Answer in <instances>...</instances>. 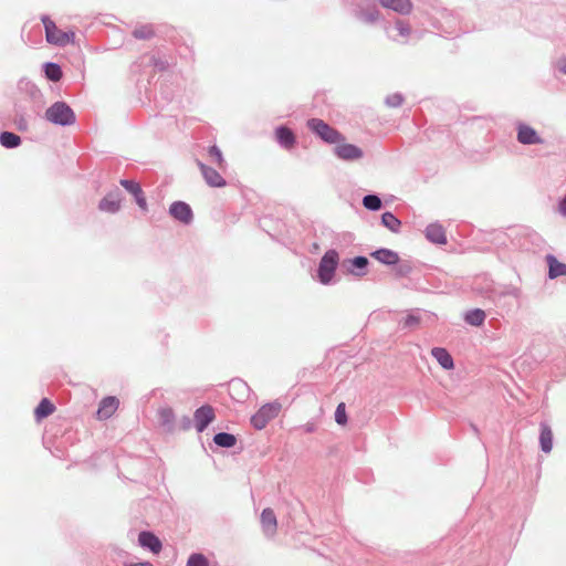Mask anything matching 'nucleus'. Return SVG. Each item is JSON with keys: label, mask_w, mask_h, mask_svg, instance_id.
<instances>
[{"label": "nucleus", "mask_w": 566, "mask_h": 566, "mask_svg": "<svg viewBox=\"0 0 566 566\" xmlns=\"http://www.w3.org/2000/svg\"><path fill=\"white\" fill-rule=\"evenodd\" d=\"M335 421L338 424H345L347 422V416L345 410V403L340 402L335 410Z\"/></svg>", "instance_id": "41"}, {"label": "nucleus", "mask_w": 566, "mask_h": 566, "mask_svg": "<svg viewBox=\"0 0 566 566\" xmlns=\"http://www.w3.org/2000/svg\"><path fill=\"white\" fill-rule=\"evenodd\" d=\"M420 323V315L417 312L409 313L403 319L399 322L401 328L412 329Z\"/></svg>", "instance_id": "35"}, {"label": "nucleus", "mask_w": 566, "mask_h": 566, "mask_svg": "<svg viewBox=\"0 0 566 566\" xmlns=\"http://www.w3.org/2000/svg\"><path fill=\"white\" fill-rule=\"evenodd\" d=\"M127 566H154L150 562L130 563Z\"/></svg>", "instance_id": "50"}, {"label": "nucleus", "mask_w": 566, "mask_h": 566, "mask_svg": "<svg viewBox=\"0 0 566 566\" xmlns=\"http://www.w3.org/2000/svg\"><path fill=\"white\" fill-rule=\"evenodd\" d=\"M354 17L366 24H373L379 19V11L375 3L366 0L354 10Z\"/></svg>", "instance_id": "9"}, {"label": "nucleus", "mask_w": 566, "mask_h": 566, "mask_svg": "<svg viewBox=\"0 0 566 566\" xmlns=\"http://www.w3.org/2000/svg\"><path fill=\"white\" fill-rule=\"evenodd\" d=\"M158 420L166 432H174L176 428V416L171 408L164 407L158 410Z\"/></svg>", "instance_id": "21"}, {"label": "nucleus", "mask_w": 566, "mask_h": 566, "mask_svg": "<svg viewBox=\"0 0 566 566\" xmlns=\"http://www.w3.org/2000/svg\"><path fill=\"white\" fill-rule=\"evenodd\" d=\"M133 196L135 198V201H137V198H144L145 196H144L142 187L139 188L138 192H135Z\"/></svg>", "instance_id": "51"}, {"label": "nucleus", "mask_w": 566, "mask_h": 566, "mask_svg": "<svg viewBox=\"0 0 566 566\" xmlns=\"http://www.w3.org/2000/svg\"><path fill=\"white\" fill-rule=\"evenodd\" d=\"M424 234L428 241L434 244H446L447 243V235L444 228L438 223L433 222L427 226L424 230Z\"/></svg>", "instance_id": "17"}, {"label": "nucleus", "mask_w": 566, "mask_h": 566, "mask_svg": "<svg viewBox=\"0 0 566 566\" xmlns=\"http://www.w3.org/2000/svg\"><path fill=\"white\" fill-rule=\"evenodd\" d=\"M403 96L400 93H394L386 97L385 103L388 107H399L403 103Z\"/></svg>", "instance_id": "40"}, {"label": "nucleus", "mask_w": 566, "mask_h": 566, "mask_svg": "<svg viewBox=\"0 0 566 566\" xmlns=\"http://www.w3.org/2000/svg\"><path fill=\"white\" fill-rule=\"evenodd\" d=\"M186 566H208V559L200 553H193L189 556Z\"/></svg>", "instance_id": "38"}, {"label": "nucleus", "mask_w": 566, "mask_h": 566, "mask_svg": "<svg viewBox=\"0 0 566 566\" xmlns=\"http://www.w3.org/2000/svg\"><path fill=\"white\" fill-rule=\"evenodd\" d=\"M369 261L364 255H357L352 259H346L342 263L343 270L350 275L361 277L367 274Z\"/></svg>", "instance_id": "10"}, {"label": "nucleus", "mask_w": 566, "mask_h": 566, "mask_svg": "<svg viewBox=\"0 0 566 566\" xmlns=\"http://www.w3.org/2000/svg\"><path fill=\"white\" fill-rule=\"evenodd\" d=\"M209 157L220 167L222 168L224 165V159L220 148L216 145L210 146L208 149Z\"/></svg>", "instance_id": "37"}, {"label": "nucleus", "mask_w": 566, "mask_h": 566, "mask_svg": "<svg viewBox=\"0 0 566 566\" xmlns=\"http://www.w3.org/2000/svg\"><path fill=\"white\" fill-rule=\"evenodd\" d=\"M169 214L184 224H190L193 220L192 209L185 201H174L169 207Z\"/></svg>", "instance_id": "11"}, {"label": "nucleus", "mask_w": 566, "mask_h": 566, "mask_svg": "<svg viewBox=\"0 0 566 566\" xmlns=\"http://www.w3.org/2000/svg\"><path fill=\"white\" fill-rule=\"evenodd\" d=\"M417 262L413 260H400L395 264V274L398 277H407L417 270Z\"/></svg>", "instance_id": "26"}, {"label": "nucleus", "mask_w": 566, "mask_h": 566, "mask_svg": "<svg viewBox=\"0 0 566 566\" xmlns=\"http://www.w3.org/2000/svg\"><path fill=\"white\" fill-rule=\"evenodd\" d=\"M281 405L279 402H270L263 405L252 417L251 424L256 429L261 430L274 419L280 412Z\"/></svg>", "instance_id": "6"}, {"label": "nucleus", "mask_w": 566, "mask_h": 566, "mask_svg": "<svg viewBox=\"0 0 566 566\" xmlns=\"http://www.w3.org/2000/svg\"><path fill=\"white\" fill-rule=\"evenodd\" d=\"M557 69L560 73L566 75V59H562L558 61Z\"/></svg>", "instance_id": "46"}, {"label": "nucleus", "mask_w": 566, "mask_h": 566, "mask_svg": "<svg viewBox=\"0 0 566 566\" xmlns=\"http://www.w3.org/2000/svg\"><path fill=\"white\" fill-rule=\"evenodd\" d=\"M497 296H512L514 298H520L522 295V291L520 287L514 285H505L501 291L496 292Z\"/></svg>", "instance_id": "36"}, {"label": "nucleus", "mask_w": 566, "mask_h": 566, "mask_svg": "<svg viewBox=\"0 0 566 566\" xmlns=\"http://www.w3.org/2000/svg\"><path fill=\"white\" fill-rule=\"evenodd\" d=\"M136 203L138 205V207L143 210V211H147V201H146V198H137V201Z\"/></svg>", "instance_id": "47"}, {"label": "nucleus", "mask_w": 566, "mask_h": 566, "mask_svg": "<svg viewBox=\"0 0 566 566\" xmlns=\"http://www.w3.org/2000/svg\"><path fill=\"white\" fill-rule=\"evenodd\" d=\"M275 139L277 144L284 149H291L296 143L294 132L286 126H279L275 128Z\"/></svg>", "instance_id": "16"}, {"label": "nucleus", "mask_w": 566, "mask_h": 566, "mask_svg": "<svg viewBox=\"0 0 566 566\" xmlns=\"http://www.w3.org/2000/svg\"><path fill=\"white\" fill-rule=\"evenodd\" d=\"M515 128H516V139L520 144L531 146V145H542L544 143V139L528 124L523 123V122H517L515 125Z\"/></svg>", "instance_id": "8"}, {"label": "nucleus", "mask_w": 566, "mask_h": 566, "mask_svg": "<svg viewBox=\"0 0 566 566\" xmlns=\"http://www.w3.org/2000/svg\"><path fill=\"white\" fill-rule=\"evenodd\" d=\"M379 3L399 14H409L412 10V2L410 0H378Z\"/></svg>", "instance_id": "23"}, {"label": "nucleus", "mask_w": 566, "mask_h": 566, "mask_svg": "<svg viewBox=\"0 0 566 566\" xmlns=\"http://www.w3.org/2000/svg\"><path fill=\"white\" fill-rule=\"evenodd\" d=\"M432 357L436 358V360L439 363V365L446 369L450 370L454 367V361L450 353L442 347H433L431 349Z\"/></svg>", "instance_id": "24"}, {"label": "nucleus", "mask_w": 566, "mask_h": 566, "mask_svg": "<svg viewBox=\"0 0 566 566\" xmlns=\"http://www.w3.org/2000/svg\"><path fill=\"white\" fill-rule=\"evenodd\" d=\"M154 28L151 24H143L134 29L133 36L138 40H148L154 36Z\"/></svg>", "instance_id": "34"}, {"label": "nucleus", "mask_w": 566, "mask_h": 566, "mask_svg": "<svg viewBox=\"0 0 566 566\" xmlns=\"http://www.w3.org/2000/svg\"><path fill=\"white\" fill-rule=\"evenodd\" d=\"M396 29H397L399 35L402 38H407L411 31L409 24L402 20L396 21Z\"/></svg>", "instance_id": "43"}, {"label": "nucleus", "mask_w": 566, "mask_h": 566, "mask_svg": "<svg viewBox=\"0 0 566 566\" xmlns=\"http://www.w3.org/2000/svg\"><path fill=\"white\" fill-rule=\"evenodd\" d=\"M485 312L481 308H474L470 310L464 315V321L467 324L471 326L479 327L481 326L485 321Z\"/></svg>", "instance_id": "27"}, {"label": "nucleus", "mask_w": 566, "mask_h": 566, "mask_svg": "<svg viewBox=\"0 0 566 566\" xmlns=\"http://www.w3.org/2000/svg\"><path fill=\"white\" fill-rule=\"evenodd\" d=\"M44 118L59 126H71L75 123L74 111L63 101L53 103L44 113Z\"/></svg>", "instance_id": "1"}, {"label": "nucleus", "mask_w": 566, "mask_h": 566, "mask_svg": "<svg viewBox=\"0 0 566 566\" xmlns=\"http://www.w3.org/2000/svg\"><path fill=\"white\" fill-rule=\"evenodd\" d=\"M41 20L44 25L46 41L50 44L65 46L74 43L75 33L73 31L60 30L54 21H52L48 15H43Z\"/></svg>", "instance_id": "3"}, {"label": "nucleus", "mask_w": 566, "mask_h": 566, "mask_svg": "<svg viewBox=\"0 0 566 566\" xmlns=\"http://www.w3.org/2000/svg\"><path fill=\"white\" fill-rule=\"evenodd\" d=\"M306 126L315 136L319 137L326 144L333 145L346 139L342 133L321 118H310Z\"/></svg>", "instance_id": "2"}, {"label": "nucleus", "mask_w": 566, "mask_h": 566, "mask_svg": "<svg viewBox=\"0 0 566 566\" xmlns=\"http://www.w3.org/2000/svg\"><path fill=\"white\" fill-rule=\"evenodd\" d=\"M119 184L132 195L138 192L140 188V185L134 180L122 179Z\"/></svg>", "instance_id": "42"}, {"label": "nucleus", "mask_w": 566, "mask_h": 566, "mask_svg": "<svg viewBox=\"0 0 566 566\" xmlns=\"http://www.w3.org/2000/svg\"><path fill=\"white\" fill-rule=\"evenodd\" d=\"M233 388L240 387V388H247V385L242 381H233L231 385Z\"/></svg>", "instance_id": "52"}, {"label": "nucleus", "mask_w": 566, "mask_h": 566, "mask_svg": "<svg viewBox=\"0 0 566 566\" xmlns=\"http://www.w3.org/2000/svg\"><path fill=\"white\" fill-rule=\"evenodd\" d=\"M0 144L8 149L17 148L21 144L19 135L11 132H2L0 134Z\"/></svg>", "instance_id": "31"}, {"label": "nucleus", "mask_w": 566, "mask_h": 566, "mask_svg": "<svg viewBox=\"0 0 566 566\" xmlns=\"http://www.w3.org/2000/svg\"><path fill=\"white\" fill-rule=\"evenodd\" d=\"M55 410V406L48 398H43L34 410L35 418L41 420L49 417Z\"/></svg>", "instance_id": "30"}, {"label": "nucleus", "mask_w": 566, "mask_h": 566, "mask_svg": "<svg viewBox=\"0 0 566 566\" xmlns=\"http://www.w3.org/2000/svg\"><path fill=\"white\" fill-rule=\"evenodd\" d=\"M213 442L218 446V447H222V448H232L235 446L237 443V438L235 436H233L232 433H228V432H219V433H216L214 437H213Z\"/></svg>", "instance_id": "32"}, {"label": "nucleus", "mask_w": 566, "mask_h": 566, "mask_svg": "<svg viewBox=\"0 0 566 566\" xmlns=\"http://www.w3.org/2000/svg\"><path fill=\"white\" fill-rule=\"evenodd\" d=\"M539 447L544 453H549L553 449V431L546 422L539 423Z\"/></svg>", "instance_id": "22"}, {"label": "nucleus", "mask_w": 566, "mask_h": 566, "mask_svg": "<svg viewBox=\"0 0 566 566\" xmlns=\"http://www.w3.org/2000/svg\"><path fill=\"white\" fill-rule=\"evenodd\" d=\"M334 145V155L343 161H356L364 157L363 149L354 144L346 143V139Z\"/></svg>", "instance_id": "7"}, {"label": "nucleus", "mask_w": 566, "mask_h": 566, "mask_svg": "<svg viewBox=\"0 0 566 566\" xmlns=\"http://www.w3.org/2000/svg\"><path fill=\"white\" fill-rule=\"evenodd\" d=\"M261 525L264 534L268 537H272L277 527L276 516L272 509L266 507L261 513Z\"/></svg>", "instance_id": "18"}, {"label": "nucleus", "mask_w": 566, "mask_h": 566, "mask_svg": "<svg viewBox=\"0 0 566 566\" xmlns=\"http://www.w3.org/2000/svg\"><path fill=\"white\" fill-rule=\"evenodd\" d=\"M559 211H560L562 214L566 216V195L559 201Z\"/></svg>", "instance_id": "49"}, {"label": "nucleus", "mask_w": 566, "mask_h": 566, "mask_svg": "<svg viewBox=\"0 0 566 566\" xmlns=\"http://www.w3.org/2000/svg\"><path fill=\"white\" fill-rule=\"evenodd\" d=\"M316 430V426L315 423L313 422H307L305 426H304V431L307 432V433H312Z\"/></svg>", "instance_id": "48"}, {"label": "nucleus", "mask_w": 566, "mask_h": 566, "mask_svg": "<svg viewBox=\"0 0 566 566\" xmlns=\"http://www.w3.org/2000/svg\"><path fill=\"white\" fill-rule=\"evenodd\" d=\"M381 224L394 233H398L401 227V221L390 211L381 214Z\"/></svg>", "instance_id": "29"}, {"label": "nucleus", "mask_w": 566, "mask_h": 566, "mask_svg": "<svg viewBox=\"0 0 566 566\" xmlns=\"http://www.w3.org/2000/svg\"><path fill=\"white\" fill-rule=\"evenodd\" d=\"M122 192L118 188L106 193L98 203V209L107 213H116L120 209Z\"/></svg>", "instance_id": "12"}, {"label": "nucleus", "mask_w": 566, "mask_h": 566, "mask_svg": "<svg viewBox=\"0 0 566 566\" xmlns=\"http://www.w3.org/2000/svg\"><path fill=\"white\" fill-rule=\"evenodd\" d=\"M19 90L32 102V112L40 115L45 101L42 91L30 80H21Z\"/></svg>", "instance_id": "5"}, {"label": "nucleus", "mask_w": 566, "mask_h": 566, "mask_svg": "<svg viewBox=\"0 0 566 566\" xmlns=\"http://www.w3.org/2000/svg\"><path fill=\"white\" fill-rule=\"evenodd\" d=\"M363 206L370 211H378L382 207L381 199L378 195L368 193L363 198Z\"/></svg>", "instance_id": "33"}, {"label": "nucleus", "mask_w": 566, "mask_h": 566, "mask_svg": "<svg viewBox=\"0 0 566 566\" xmlns=\"http://www.w3.org/2000/svg\"><path fill=\"white\" fill-rule=\"evenodd\" d=\"M150 64L158 71H165L168 69L167 61H164L163 59L155 55L150 57Z\"/></svg>", "instance_id": "44"}, {"label": "nucleus", "mask_w": 566, "mask_h": 566, "mask_svg": "<svg viewBox=\"0 0 566 566\" xmlns=\"http://www.w3.org/2000/svg\"><path fill=\"white\" fill-rule=\"evenodd\" d=\"M338 263L339 255L336 250L329 249L324 253L317 268V277L322 284L328 285L332 283Z\"/></svg>", "instance_id": "4"}, {"label": "nucleus", "mask_w": 566, "mask_h": 566, "mask_svg": "<svg viewBox=\"0 0 566 566\" xmlns=\"http://www.w3.org/2000/svg\"><path fill=\"white\" fill-rule=\"evenodd\" d=\"M191 426H192V421H191L190 417L184 416L180 420V429L188 430L191 428Z\"/></svg>", "instance_id": "45"}, {"label": "nucleus", "mask_w": 566, "mask_h": 566, "mask_svg": "<svg viewBox=\"0 0 566 566\" xmlns=\"http://www.w3.org/2000/svg\"><path fill=\"white\" fill-rule=\"evenodd\" d=\"M138 544L153 554H159L163 548V543L159 537L150 531H142L138 534Z\"/></svg>", "instance_id": "15"}, {"label": "nucleus", "mask_w": 566, "mask_h": 566, "mask_svg": "<svg viewBox=\"0 0 566 566\" xmlns=\"http://www.w3.org/2000/svg\"><path fill=\"white\" fill-rule=\"evenodd\" d=\"M195 427L198 432H203L214 420V410L210 405L199 407L193 415Z\"/></svg>", "instance_id": "13"}, {"label": "nucleus", "mask_w": 566, "mask_h": 566, "mask_svg": "<svg viewBox=\"0 0 566 566\" xmlns=\"http://www.w3.org/2000/svg\"><path fill=\"white\" fill-rule=\"evenodd\" d=\"M197 165L202 174L205 181L214 188H221L227 185L226 179L212 167L207 166L200 160H197Z\"/></svg>", "instance_id": "14"}, {"label": "nucleus", "mask_w": 566, "mask_h": 566, "mask_svg": "<svg viewBox=\"0 0 566 566\" xmlns=\"http://www.w3.org/2000/svg\"><path fill=\"white\" fill-rule=\"evenodd\" d=\"M548 264V277L556 279L558 276H566V263L559 262L553 254L546 256Z\"/></svg>", "instance_id": "25"}, {"label": "nucleus", "mask_w": 566, "mask_h": 566, "mask_svg": "<svg viewBox=\"0 0 566 566\" xmlns=\"http://www.w3.org/2000/svg\"><path fill=\"white\" fill-rule=\"evenodd\" d=\"M43 71H44L46 78L52 82H57L63 76L61 66L54 62H45L43 64Z\"/></svg>", "instance_id": "28"}, {"label": "nucleus", "mask_w": 566, "mask_h": 566, "mask_svg": "<svg viewBox=\"0 0 566 566\" xmlns=\"http://www.w3.org/2000/svg\"><path fill=\"white\" fill-rule=\"evenodd\" d=\"M118 407V399L113 396H108L102 399L97 410L98 419H108L113 416Z\"/></svg>", "instance_id": "20"}, {"label": "nucleus", "mask_w": 566, "mask_h": 566, "mask_svg": "<svg viewBox=\"0 0 566 566\" xmlns=\"http://www.w3.org/2000/svg\"><path fill=\"white\" fill-rule=\"evenodd\" d=\"M14 123H15L17 128L21 132H25L29 128V122H28L24 113L21 112L19 108L15 109Z\"/></svg>", "instance_id": "39"}, {"label": "nucleus", "mask_w": 566, "mask_h": 566, "mask_svg": "<svg viewBox=\"0 0 566 566\" xmlns=\"http://www.w3.org/2000/svg\"><path fill=\"white\" fill-rule=\"evenodd\" d=\"M370 256L385 265H395L399 261V254L390 249L380 248L370 253Z\"/></svg>", "instance_id": "19"}]
</instances>
